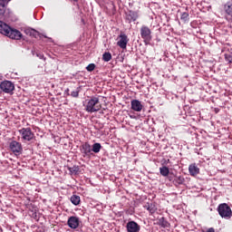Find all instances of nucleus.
I'll return each instance as SVG.
<instances>
[{"mask_svg":"<svg viewBox=\"0 0 232 232\" xmlns=\"http://www.w3.org/2000/svg\"><path fill=\"white\" fill-rule=\"evenodd\" d=\"M83 106L87 113H97V111H101L102 108L99 96H92L89 100H86Z\"/></svg>","mask_w":232,"mask_h":232,"instance_id":"1","label":"nucleus"},{"mask_svg":"<svg viewBox=\"0 0 232 232\" xmlns=\"http://www.w3.org/2000/svg\"><path fill=\"white\" fill-rule=\"evenodd\" d=\"M217 211L221 218H226V220H229L232 217L231 207L227 205V203H221L218 206Z\"/></svg>","mask_w":232,"mask_h":232,"instance_id":"2","label":"nucleus"},{"mask_svg":"<svg viewBox=\"0 0 232 232\" xmlns=\"http://www.w3.org/2000/svg\"><path fill=\"white\" fill-rule=\"evenodd\" d=\"M18 133L24 142H31V140H34L35 139V134L34 131H32V129L30 127L22 128L18 130Z\"/></svg>","mask_w":232,"mask_h":232,"instance_id":"3","label":"nucleus"},{"mask_svg":"<svg viewBox=\"0 0 232 232\" xmlns=\"http://www.w3.org/2000/svg\"><path fill=\"white\" fill-rule=\"evenodd\" d=\"M140 34L145 44H150V43H151V39H153V36L151 35V29H150L148 25H142L140 29Z\"/></svg>","mask_w":232,"mask_h":232,"instance_id":"4","label":"nucleus"},{"mask_svg":"<svg viewBox=\"0 0 232 232\" xmlns=\"http://www.w3.org/2000/svg\"><path fill=\"white\" fill-rule=\"evenodd\" d=\"M14 90H15V85L14 84V82L8 80H5L4 82H1L0 83L1 92L12 94L14 92Z\"/></svg>","mask_w":232,"mask_h":232,"instance_id":"5","label":"nucleus"},{"mask_svg":"<svg viewBox=\"0 0 232 232\" xmlns=\"http://www.w3.org/2000/svg\"><path fill=\"white\" fill-rule=\"evenodd\" d=\"M9 150L17 157L23 153V144L19 141L12 140L9 143Z\"/></svg>","mask_w":232,"mask_h":232,"instance_id":"6","label":"nucleus"},{"mask_svg":"<svg viewBox=\"0 0 232 232\" xmlns=\"http://www.w3.org/2000/svg\"><path fill=\"white\" fill-rule=\"evenodd\" d=\"M6 37H9V39H14L15 41H21L23 39V34L20 33L19 30L11 27Z\"/></svg>","mask_w":232,"mask_h":232,"instance_id":"7","label":"nucleus"},{"mask_svg":"<svg viewBox=\"0 0 232 232\" xmlns=\"http://www.w3.org/2000/svg\"><path fill=\"white\" fill-rule=\"evenodd\" d=\"M120 40L117 42V45L121 48V50H126L129 43L128 35L125 34H121L119 35Z\"/></svg>","mask_w":232,"mask_h":232,"instance_id":"8","label":"nucleus"},{"mask_svg":"<svg viewBox=\"0 0 232 232\" xmlns=\"http://www.w3.org/2000/svg\"><path fill=\"white\" fill-rule=\"evenodd\" d=\"M80 224H81V220L79 219V218L75 216L70 217L67 220V226H69L71 229H77Z\"/></svg>","mask_w":232,"mask_h":232,"instance_id":"9","label":"nucleus"},{"mask_svg":"<svg viewBox=\"0 0 232 232\" xmlns=\"http://www.w3.org/2000/svg\"><path fill=\"white\" fill-rule=\"evenodd\" d=\"M127 232H140V225L135 221H129L126 224Z\"/></svg>","mask_w":232,"mask_h":232,"instance_id":"10","label":"nucleus"},{"mask_svg":"<svg viewBox=\"0 0 232 232\" xmlns=\"http://www.w3.org/2000/svg\"><path fill=\"white\" fill-rule=\"evenodd\" d=\"M125 19L128 23H133L139 19V13L137 11L130 10L125 13Z\"/></svg>","mask_w":232,"mask_h":232,"instance_id":"11","label":"nucleus"},{"mask_svg":"<svg viewBox=\"0 0 232 232\" xmlns=\"http://www.w3.org/2000/svg\"><path fill=\"white\" fill-rule=\"evenodd\" d=\"M8 4H0V17H3L4 19H9L10 18V9L7 8Z\"/></svg>","mask_w":232,"mask_h":232,"instance_id":"12","label":"nucleus"},{"mask_svg":"<svg viewBox=\"0 0 232 232\" xmlns=\"http://www.w3.org/2000/svg\"><path fill=\"white\" fill-rule=\"evenodd\" d=\"M81 152L82 157H90L91 155H93V153H92V145L88 142L83 143L82 145Z\"/></svg>","mask_w":232,"mask_h":232,"instance_id":"13","label":"nucleus"},{"mask_svg":"<svg viewBox=\"0 0 232 232\" xmlns=\"http://www.w3.org/2000/svg\"><path fill=\"white\" fill-rule=\"evenodd\" d=\"M130 106H131V110H133V111H142V108H144V106L139 100H132L130 102Z\"/></svg>","mask_w":232,"mask_h":232,"instance_id":"14","label":"nucleus"},{"mask_svg":"<svg viewBox=\"0 0 232 232\" xmlns=\"http://www.w3.org/2000/svg\"><path fill=\"white\" fill-rule=\"evenodd\" d=\"M188 172L191 177H197L200 173V169L197 163H192L188 166Z\"/></svg>","mask_w":232,"mask_h":232,"instance_id":"15","label":"nucleus"},{"mask_svg":"<svg viewBox=\"0 0 232 232\" xmlns=\"http://www.w3.org/2000/svg\"><path fill=\"white\" fill-rule=\"evenodd\" d=\"M10 28L11 27L6 24V23L0 21V34H2V35L7 36L10 32Z\"/></svg>","mask_w":232,"mask_h":232,"instance_id":"16","label":"nucleus"},{"mask_svg":"<svg viewBox=\"0 0 232 232\" xmlns=\"http://www.w3.org/2000/svg\"><path fill=\"white\" fill-rule=\"evenodd\" d=\"M24 34H26V35H30V37H34V39L41 37V33L32 28L25 29Z\"/></svg>","mask_w":232,"mask_h":232,"instance_id":"17","label":"nucleus"},{"mask_svg":"<svg viewBox=\"0 0 232 232\" xmlns=\"http://www.w3.org/2000/svg\"><path fill=\"white\" fill-rule=\"evenodd\" d=\"M224 10L227 15H232V0H229L225 4Z\"/></svg>","mask_w":232,"mask_h":232,"instance_id":"18","label":"nucleus"},{"mask_svg":"<svg viewBox=\"0 0 232 232\" xmlns=\"http://www.w3.org/2000/svg\"><path fill=\"white\" fill-rule=\"evenodd\" d=\"M144 208L149 211L151 215L157 211V207H155V204L153 203H148L147 205L144 206Z\"/></svg>","mask_w":232,"mask_h":232,"instance_id":"19","label":"nucleus"},{"mask_svg":"<svg viewBox=\"0 0 232 232\" xmlns=\"http://www.w3.org/2000/svg\"><path fill=\"white\" fill-rule=\"evenodd\" d=\"M184 182H186V179L182 176L176 177L173 180V184L175 186H182V184H184Z\"/></svg>","mask_w":232,"mask_h":232,"instance_id":"20","label":"nucleus"},{"mask_svg":"<svg viewBox=\"0 0 232 232\" xmlns=\"http://www.w3.org/2000/svg\"><path fill=\"white\" fill-rule=\"evenodd\" d=\"M158 226H160L161 227H169V222H168L165 218H160L158 219Z\"/></svg>","mask_w":232,"mask_h":232,"instance_id":"21","label":"nucleus"},{"mask_svg":"<svg viewBox=\"0 0 232 232\" xmlns=\"http://www.w3.org/2000/svg\"><path fill=\"white\" fill-rule=\"evenodd\" d=\"M71 202L73 206H79L81 204V197L77 195H72L71 197Z\"/></svg>","mask_w":232,"mask_h":232,"instance_id":"22","label":"nucleus"},{"mask_svg":"<svg viewBox=\"0 0 232 232\" xmlns=\"http://www.w3.org/2000/svg\"><path fill=\"white\" fill-rule=\"evenodd\" d=\"M79 166H72V167H68V171L70 175H78L79 174Z\"/></svg>","mask_w":232,"mask_h":232,"instance_id":"23","label":"nucleus"},{"mask_svg":"<svg viewBox=\"0 0 232 232\" xmlns=\"http://www.w3.org/2000/svg\"><path fill=\"white\" fill-rule=\"evenodd\" d=\"M160 173L162 177H168L169 175V168L166 166L160 168Z\"/></svg>","mask_w":232,"mask_h":232,"instance_id":"24","label":"nucleus"},{"mask_svg":"<svg viewBox=\"0 0 232 232\" xmlns=\"http://www.w3.org/2000/svg\"><path fill=\"white\" fill-rule=\"evenodd\" d=\"M101 150H102V145H101V143H94L92 147V151L93 153H99L101 151Z\"/></svg>","mask_w":232,"mask_h":232,"instance_id":"25","label":"nucleus"},{"mask_svg":"<svg viewBox=\"0 0 232 232\" xmlns=\"http://www.w3.org/2000/svg\"><path fill=\"white\" fill-rule=\"evenodd\" d=\"M180 19L183 23H189V13L188 12L181 13Z\"/></svg>","mask_w":232,"mask_h":232,"instance_id":"26","label":"nucleus"},{"mask_svg":"<svg viewBox=\"0 0 232 232\" xmlns=\"http://www.w3.org/2000/svg\"><path fill=\"white\" fill-rule=\"evenodd\" d=\"M102 61H104V63H110V61H111V53L110 52H106L102 54Z\"/></svg>","mask_w":232,"mask_h":232,"instance_id":"27","label":"nucleus"},{"mask_svg":"<svg viewBox=\"0 0 232 232\" xmlns=\"http://www.w3.org/2000/svg\"><path fill=\"white\" fill-rule=\"evenodd\" d=\"M80 92H81V87H78L75 91H72L70 95L71 97L77 99V97H79Z\"/></svg>","mask_w":232,"mask_h":232,"instance_id":"28","label":"nucleus"},{"mask_svg":"<svg viewBox=\"0 0 232 232\" xmlns=\"http://www.w3.org/2000/svg\"><path fill=\"white\" fill-rule=\"evenodd\" d=\"M87 72H93V70H95V63H90L87 67H86Z\"/></svg>","mask_w":232,"mask_h":232,"instance_id":"29","label":"nucleus"},{"mask_svg":"<svg viewBox=\"0 0 232 232\" xmlns=\"http://www.w3.org/2000/svg\"><path fill=\"white\" fill-rule=\"evenodd\" d=\"M36 56L39 59H43L44 61H46V58H44V54L43 53H36Z\"/></svg>","mask_w":232,"mask_h":232,"instance_id":"30","label":"nucleus"},{"mask_svg":"<svg viewBox=\"0 0 232 232\" xmlns=\"http://www.w3.org/2000/svg\"><path fill=\"white\" fill-rule=\"evenodd\" d=\"M225 59H226V61H227L228 63H232V57H231V55L226 54V55H225Z\"/></svg>","mask_w":232,"mask_h":232,"instance_id":"31","label":"nucleus"},{"mask_svg":"<svg viewBox=\"0 0 232 232\" xmlns=\"http://www.w3.org/2000/svg\"><path fill=\"white\" fill-rule=\"evenodd\" d=\"M10 1H12V0H0V4L1 5H8V3H10Z\"/></svg>","mask_w":232,"mask_h":232,"instance_id":"32","label":"nucleus"},{"mask_svg":"<svg viewBox=\"0 0 232 232\" xmlns=\"http://www.w3.org/2000/svg\"><path fill=\"white\" fill-rule=\"evenodd\" d=\"M64 93H65V95H70V89H66L65 91H64Z\"/></svg>","mask_w":232,"mask_h":232,"instance_id":"33","label":"nucleus"},{"mask_svg":"<svg viewBox=\"0 0 232 232\" xmlns=\"http://www.w3.org/2000/svg\"><path fill=\"white\" fill-rule=\"evenodd\" d=\"M207 232H215V228L210 227V228H208V229L207 230Z\"/></svg>","mask_w":232,"mask_h":232,"instance_id":"34","label":"nucleus"},{"mask_svg":"<svg viewBox=\"0 0 232 232\" xmlns=\"http://www.w3.org/2000/svg\"><path fill=\"white\" fill-rule=\"evenodd\" d=\"M130 119H135V117H133V116H130Z\"/></svg>","mask_w":232,"mask_h":232,"instance_id":"35","label":"nucleus"},{"mask_svg":"<svg viewBox=\"0 0 232 232\" xmlns=\"http://www.w3.org/2000/svg\"><path fill=\"white\" fill-rule=\"evenodd\" d=\"M74 1H77V0H74Z\"/></svg>","mask_w":232,"mask_h":232,"instance_id":"36","label":"nucleus"}]
</instances>
